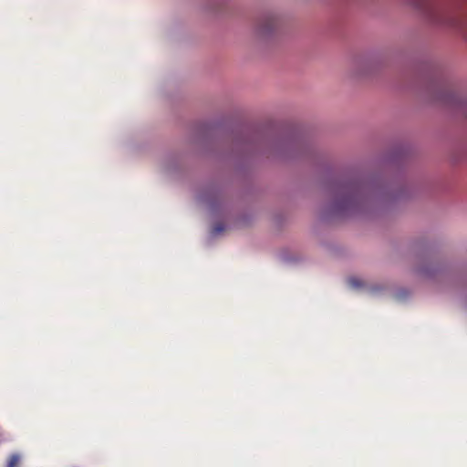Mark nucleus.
Returning a JSON list of instances; mask_svg holds the SVG:
<instances>
[{"label": "nucleus", "mask_w": 467, "mask_h": 467, "mask_svg": "<svg viewBox=\"0 0 467 467\" xmlns=\"http://www.w3.org/2000/svg\"><path fill=\"white\" fill-rule=\"evenodd\" d=\"M351 284H352L353 286L358 285V284L355 281H353V280H351Z\"/></svg>", "instance_id": "nucleus-2"}, {"label": "nucleus", "mask_w": 467, "mask_h": 467, "mask_svg": "<svg viewBox=\"0 0 467 467\" xmlns=\"http://www.w3.org/2000/svg\"><path fill=\"white\" fill-rule=\"evenodd\" d=\"M19 462V456L18 455H13L7 464V467H16V464Z\"/></svg>", "instance_id": "nucleus-1"}]
</instances>
